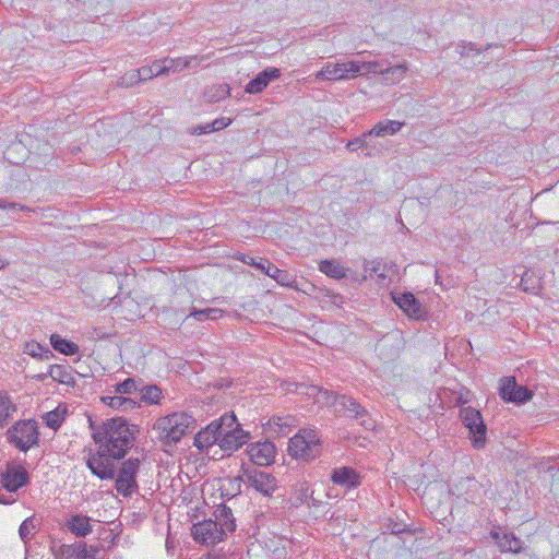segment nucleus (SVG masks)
<instances>
[{
    "instance_id": "obj_3",
    "label": "nucleus",
    "mask_w": 559,
    "mask_h": 559,
    "mask_svg": "<svg viewBox=\"0 0 559 559\" xmlns=\"http://www.w3.org/2000/svg\"><path fill=\"white\" fill-rule=\"evenodd\" d=\"M312 390L321 393L325 403L334 406L337 415L360 419V425L366 429L373 428L374 421L369 417L368 411L352 396L345 394L341 395L333 391L318 389L317 386H312Z\"/></svg>"
},
{
    "instance_id": "obj_31",
    "label": "nucleus",
    "mask_w": 559,
    "mask_h": 559,
    "mask_svg": "<svg viewBox=\"0 0 559 559\" xmlns=\"http://www.w3.org/2000/svg\"><path fill=\"white\" fill-rule=\"evenodd\" d=\"M23 352L40 360H49L53 357V353L48 347H44L37 342L25 343Z\"/></svg>"
},
{
    "instance_id": "obj_28",
    "label": "nucleus",
    "mask_w": 559,
    "mask_h": 559,
    "mask_svg": "<svg viewBox=\"0 0 559 559\" xmlns=\"http://www.w3.org/2000/svg\"><path fill=\"white\" fill-rule=\"evenodd\" d=\"M523 292L537 295L542 289V281L533 271H525L520 281Z\"/></svg>"
},
{
    "instance_id": "obj_63",
    "label": "nucleus",
    "mask_w": 559,
    "mask_h": 559,
    "mask_svg": "<svg viewBox=\"0 0 559 559\" xmlns=\"http://www.w3.org/2000/svg\"><path fill=\"white\" fill-rule=\"evenodd\" d=\"M7 264H8V262H5L4 260H2L0 258V270L3 269Z\"/></svg>"
},
{
    "instance_id": "obj_22",
    "label": "nucleus",
    "mask_w": 559,
    "mask_h": 559,
    "mask_svg": "<svg viewBox=\"0 0 559 559\" xmlns=\"http://www.w3.org/2000/svg\"><path fill=\"white\" fill-rule=\"evenodd\" d=\"M218 427L219 426L216 423L212 421L204 429L200 430L194 437V447H197L199 450H205L213 447L214 444H218Z\"/></svg>"
},
{
    "instance_id": "obj_12",
    "label": "nucleus",
    "mask_w": 559,
    "mask_h": 559,
    "mask_svg": "<svg viewBox=\"0 0 559 559\" xmlns=\"http://www.w3.org/2000/svg\"><path fill=\"white\" fill-rule=\"evenodd\" d=\"M499 394L504 402L515 404H524L534 395L532 390L518 384L514 377H503L501 379Z\"/></svg>"
},
{
    "instance_id": "obj_59",
    "label": "nucleus",
    "mask_w": 559,
    "mask_h": 559,
    "mask_svg": "<svg viewBox=\"0 0 559 559\" xmlns=\"http://www.w3.org/2000/svg\"><path fill=\"white\" fill-rule=\"evenodd\" d=\"M201 559H226V557L221 555L209 554L207 556H203Z\"/></svg>"
},
{
    "instance_id": "obj_40",
    "label": "nucleus",
    "mask_w": 559,
    "mask_h": 559,
    "mask_svg": "<svg viewBox=\"0 0 559 559\" xmlns=\"http://www.w3.org/2000/svg\"><path fill=\"white\" fill-rule=\"evenodd\" d=\"M139 392L141 400L150 404L158 403L162 395V390L157 385H144L140 388Z\"/></svg>"
},
{
    "instance_id": "obj_49",
    "label": "nucleus",
    "mask_w": 559,
    "mask_h": 559,
    "mask_svg": "<svg viewBox=\"0 0 559 559\" xmlns=\"http://www.w3.org/2000/svg\"><path fill=\"white\" fill-rule=\"evenodd\" d=\"M272 264L273 263H271L270 260H267L265 258H260V260L254 265V269L269 276L271 270H269L267 266H272Z\"/></svg>"
},
{
    "instance_id": "obj_38",
    "label": "nucleus",
    "mask_w": 559,
    "mask_h": 559,
    "mask_svg": "<svg viewBox=\"0 0 559 559\" xmlns=\"http://www.w3.org/2000/svg\"><path fill=\"white\" fill-rule=\"evenodd\" d=\"M139 384L140 382H138L134 378H127L124 381L114 385V393L120 395H132L139 392Z\"/></svg>"
},
{
    "instance_id": "obj_19",
    "label": "nucleus",
    "mask_w": 559,
    "mask_h": 559,
    "mask_svg": "<svg viewBox=\"0 0 559 559\" xmlns=\"http://www.w3.org/2000/svg\"><path fill=\"white\" fill-rule=\"evenodd\" d=\"M249 439V432L242 428H235V430H228V432L223 433V437H219L218 447L223 451L233 452L247 443Z\"/></svg>"
},
{
    "instance_id": "obj_23",
    "label": "nucleus",
    "mask_w": 559,
    "mask_h": 559,
    "mask_svg": "<svg viewBox=\"0 0 559 559\" xmlns=\"http://www.w3.org/2000/svg\"><path fill=\"white\" fill-rule=\"evenodd\" d=\"M99 547L96 545H87L84 542L75 543L73 545H63L62 554L64 556H75L76 559H96Z\"/></svg>"
},
{
    "instance_id": "obj_58",
    "label": "nucleus",
    "mask_w": 559,
    "mask_h": 559,
    "mask_svg": "<svg viewBox=\"0 0 559 559\" xmlns=\"http://www.w3.org/2000/svg\"><path fill=\"white\" fill-rule=\"evenodd\" d=\"M110 400H114V396H103L102 397V402L108 406H110L111 408H114V404L110 403Z\"/></svg>"
},
{
    "instance_id": "obj_8",
    "label": "nucleus",
    "mask_w": 559,
    "mask_h": 559,
    "mask_svg": "<svg viewBox=\"0 0 559 559\" xmlns=\"http://www.w3.org/2000/svg\"><path fill=\"white\" fill-rule=\"evenodd\" d=\"M108 449H97L96 452H90L86 459V466L90 468L93 475L102 480H109L116 477V464L117 459L111 457L108 453Z\"/></svg>"
},
{
    "instance_id": "obj_61",
    "label": "nucleus",
    "mask_w": 559,
    "mask_h": 559,
    "mask_svg": "<svg viewBox=\"0 0 559 559\" xmlns=\"http://www.w3.org/2000/svg\"><path fill=\"white\" fill-rule=\"evenodd\" d=\"M490 536H491L493 539H496L498 543H499V540L501 539L500 534H499L498 532H495V531H492V532L490 533Z\"/></svg>"
},
{
    "instance_id": "obj_57",
    "label": "nucleus",
    "mask_w": 559,
    "mask_h": 559,
    "mask_svg": "<svg viewBox=\"0 0 559 559\" xmlns=\"http://www.w3.org/2000/svg\"><path fill=\"white\" fill-rule=\"evenodd\" d=\"M206 59H209V57H205V56L198 57L197 61L191 62L190 68H197L203 60H206Z\"/></svg>"
},
{
    "instance_id": "obj_1",
    "label": "nucleus",
    "mask_w": 559,
    "mask_h": 559,
    "mask_svg": "<svg viewBox=\"0 0 559 559\" xmlns=\"http://www.w3.org/2000/svg\"><path fill=\"white\" fill-rule=\"evenodd\" d=\"M90 428L92 430V437L98 448L108 449V453L114 459H122L127 454L128 450L133 445L134 426L122 417H114L96 424L88 418Z\"/></svg>"
},
{
    "instance_id": "obj_54",
    "label": "nucleus",
    "mask_w": 559,
    "mask_h": 559,
    "mask_svg": "<svg viewBox=\"0 0 559 559\" xmlns=\"http://www.w3.org/2000/svg\"><path fill=\"white\" fill-rule=\"evenodd\" d=\"M270 425H274V426H277L280 428L288 427L289 426V424L287 421V418H285V417H273L270 420Z\"/></svg>"
},
{
    "instance_id": "obj_27",
    "label": "nucleus",
    "mask_w": 559,
    "mask_h": 559,
    "mask_svg": "<svg viewBox=\"0 0 559 559\" xmlns=\"http://www.w3.org/2000/svg\"><path fill=\"white\" fill-rule=\"evenodd\" d=\"M319 271L335 280L346 277V269L336 260H323L319 263Z\"/></svg>"
},
{
    "instance_id": "obj_51",
    "label": "nucleus",
    "mask_w": 559,
    "mask_h": 559,
    "mask_svg": "<svg viewBox=\"0 0 559 559\" xmlns=\"http://www.w3.org/2000/svg\"><path fill=\"white\" fill-rule=\"evenodd\" d=\"M236 259L238 261H241L242 263L253 266V267L258 262L253 257H251L249 254H245V253H240L239 255L236 257Z\"/></svg>"
},
{
    "instance_id": "obj_44",
    "label": "nucleus",
    "mask_w": 559,
    "mask_h": 559,
    "mask_svg": "<svg viewBox=\"0 0 559 559\" xmlns=\"http://www.w3.org/2000/svg\"><path fill=\"white\" fill-rule=\"evenodd\" d=\"M36 528L35 519L27 518L22 522L19 528V535L24 543H27L32 536V532Z\"/></svg>"
},
{
    "instance_id": "obj_32",
    "label": "nucleus",
    "mask_w": 559,
    "mask_h": 559,
    "mask_svg": "<svg viewBox=\"0 0 559 559\" xmlns=\"http://www.w3.org/2000/svg\"><path fill=\"white\" fill-rule=\"evenodd\" d=\"M371 135H366V132L360 136L349 140L346 144V148L350 152H356L359 148H365L367 152L366 156H372L376 153V146L368 142V138Z\"/></svg>"
},
{
    "instance_id": "obj_20",
    "label": "nucleus",
    "mask_w": 559,
    "mask_h": 559,
    "mask_svg": "<svg viewBox=\"0 0 559 559\" xmlns=\"http://www.w3.org/2000/svg\"><path fill=\"white\" fill-rule=\"evenodd\" d=\"M198 56H189L185 58H166L163 60V63L159 62L155 63V67H158V70L156 71L157 75H166L169 72L176 73L180 72L183 69L190 68L191 62L197 61Z\"/></svg>"
},
{
    "instance_id": "obj_24",
    "label": "nucleus",
    "mask_w": 559,
    "mask_h": 559,
    "mask_svg": "<svg viewBox=\"0 0 559 559\" xmlns=\"http://www.w3.org/2000/svg\"><path fill=\"white\" fill-rule=\"evenodd\" d=\"M49 377L61 384L74 386L75 379L73 369L69 365H50L48 368Z\"/></svg>"
},
{
    "instance_id": "obj_52",
    "label": "nucleus",
    "mask_w": 559,
    "mask_h": 559,
    "mask_svg": "<svg viewBox=\"0 0 559 559\" xmlns=\"http://www.w3.org/2000/svg\"><path fill=\"white\" fill-rule=\"evenodd\" d=\"M224 311L218 308H207V320H217L223 316Z\"/></svg>"
},
{
    "instance_id": "obj_14",
    "label": "nucleus",
    "mask_w": 559,
    "mask_h": 559,
    "mask_svg": "<svg viewBox=\"0 0 559 559\" xmlns=\"http://www.w3.org/2000/svg\"><path fill=\"white\" fill-rule=\"evenodd\" d=\"M247 452L255 465L267 466L274 461L276 449L272 442L264 441L250 444Z\"/></svg>"
},
{
    "instance_id": "obj_42",
    "label": "nucleus",
    "mask_w": 559,
    "mask_h": 559,
    "mask_svg": "<svg viewBox=\"0 0 559 559\" xmlns=\"http://www.w3.org/2000/svg\"><path fill=\"white\" fill-rule=\"evenodd\" d=\"M110 403L114 404V408L122 411L134 409L138 406V403L133 399L120 394L115 395L114 400H110Z\"/></svg>"
},
{
    "instance_id": "obj_29",
    "label": "nucleus",
    "mask_w": 559,
    "mask_h": 559,
    "mask_svg": "<svg viewBox=\"0 0 559 559\" xmlns=\"http://www.w3.org/2000/svg\"><path fill=\"white\" fill-rule=\"evenodd\" d=\"M68 415V408L64 405L57 406L53 411L46 413L43 417L47 427L57 430L64 421Z\"/></svg>"
},
{
    "instance_id": "obj_47",
    "label": "nucleus",
    "mask_w": 559,
    "mask_h": 559,
    "mask_svg": "<svg viewBox=\"0 0 559 559\" xmlns=\"http://www.w3.org/2000/svg\"><path fill=\"white\" fill-rule=\"evenodd\" d=\"M138 82H140L139 78H136L135 71H133L121 76L119 80V85L123 87H131Z\"/></svg>"
},
{
    "instance_id": "obj_56",
    "label": "nucleus",
    "mask_w": 559,
    "mask_h": 559,
    "mask_svg": "<svg viewBox=\"0 0 559 559\" xmlns=\"http://www.w3.org/2000/svg\"><path fill=\"white\" fill-rule=\"evenodd\" d=\"M48 377H49V373L47 371V372L35 374L32 378L37 380V381L44 382Z\"/></svg>"
},
{
    "instance_id": "obj_41",
    "label": "nucleus",
    "mask_w": 559,
    "mask_h": 559,
    "mask_svg": "<svg viewBox=\"0 0 559 559\" xmlns=\"http://www.w3.org/2000/svg\"><path fill=\"white\" fill-rule=\"evenodd\" d=\"M490 47H491V45H487L484 48H479L476 46V44H474L472 41H461L456 46V52L460 55L461 58H466L469 56L471 52H476L478 55L483 50H487Z\"/></svg>"
},
{
    "instance_id": "obj_7",
    "label": "nucleus",
    "mask_w": 559,
    "mask_h": 559,
    "mask_svg": "<svg viewBox=\"0 0 559 559\" xmlns=\"http://www.w3.org/2000/svg\"><path fill=\"white\" fill-rule=\"evenodd\" d=\"M460 418L468 430L472 445L475 449H483L487 442V427L484 423L481 413L471 406L461 407Z\"/></svg>"
},
{
    "instance_id": "obj_10",
    "label": "nucleus",
    "mask_w": 559,
    "mask_h": 559,
    "mask_svg": "<svg viewBox=\"0 0 559 559\" xmlns=\"http://www.w3.org/2000/svg\"><path fill=\"white\" fill-rule=\"evenodd\" d=\"M139 466V459H129L122 463L116 477V489L123 497H130L138 489Z\"/></svg>"
},
{
    "instance_id": "obj_6",
    "label": "nucleus",
    "mask_w": 559,
    "mask_h": 559,
    "mask_svg": "<svg viewBox=\"0 0 559 559\" xmlns=\"http://www.w3.org/2000/svg\"><path fill=\"white\" fill-rule=\"evenodd\" d=\"M7 440L22 452H27L39 441V431L35 420H20L5 432Z\"/></svg>"
},
{
    "instance_id": "obj_35",
    "label": "nucleus",
    "mask_w": 559,
    "mask_h": 559,
    "mask_svg": "<svg viewBox=\"0 0 559 559\" xmlns=\"http://www.w3.org/2000/svg\"><path fill=\"white\" fill-rule=\"evenodd\" d=\"M219 427L217 429L218 437H223V433L228 432V430H235V428H241L240 424L237 421L236 415L230 413H225L218 420H213Z\"/></svg>"
},
{
    "instance_id": "obj_9",
    "label": "nucleus",
    "mask_w": 559,
    "mask_h": 559,
    "mask_svg": "<svg viewBox=\"0 0 559 559\" xmlns=\"http://www.w3.org/2000/svg\"><path fill=\"white\" fill-rule=\"evenodd\" d=\"M357 75H359V67L355 61L328 62L316 73V79L319 81H343Z\"/></svg>"
},
{
    "instance_id": "obj_45",
    "label": "nucleus",
    "mask_w": 559,
    "mask_h": 559,
    "mask_svg": "<svg viewBox=\"0 0 559 559\" xmlns=\"http://www.w3.org/2000/svg\"><path fill=\"white\" fill-rule=\"evenodd\" d=\"M355 63L359 67V74L366 72V73H373V74L382 75L383 68H382V63L379 61H368V62L355 61Z\"/></svg>"
},
{
    "instance_id": "obj_2",
    "label": "nucleus",
    "mask_w": 559,
    "mask_h": 559,
    "mask_svg": "<svg viewBox=\"0 0 559 559\" xmlns=\"http://www.w3.org/2000/svg\"><path fill=\"white\" fill-rule=\"evenodd\" d=\"M195 418L187 412H175L167 416L158 418L153 430L165 444H176L183 436L195 429Z\"/></svg>"
},
{
    "instance_id": "obj_30",
    "label": "nucleus",
    "mask_w": 559,
    "mask_h": 559,
    "mask_svg": "<svg viewBox=\"0 0 559 559\" xmlns=\"http://www.w3.org/2000/svg\"><path fill=\"white\" fill-rule=\"evenodd\" d=\"M50 344L52 348L64 355H75L79 353V346L66 338H62L59 334H51Z\"/></svg>"
},
{
    "instance_id": "obj_39",
    "label": "nucleus",
    "mask_w": 559,
    "mask_h": 559,
    "mask_svg": "<svg viewBox=\"0 0 559 559\" xmlns=\"http://www.w3.org/2000/svg\"><path fill=\"white\" fill-rule=\"evenodd\" d=\"M364 267L366 272H369L370 277L376 275L379 281H384L386 278V274L384 272L385 265L382 263L381 260H365Z\"/></svg>"
},
{
    "instance_id": "obj_25",
    "label": "nucleus",
    "mask_w": 559,
    "mask_h": 559,
    "mask_svg": "<svg viewBox=\"0 0 559 559\" xmlns=\"http://www.w3.org/2000/svg\"><path fill=\"white\" fill-rule=\"evenodd\" d=\"M404 122L397 121V120H383L379 121L377 124L373 126L372 129L366 132V135L371 136H386V135H394L397 132L401 131L403 128Z\"/></svg>"
},
{
    "instance_id": "obj_13",
    "label": "nucleus",
    "mask_w": 559,
    "mask_h": 559,
    "mask_svg": "<svg viewBox=\"0 0 559 559\" xmlns=\"http://www.w3.org/2000/svg\"><path fill=\"white\" fill-rule=\"evenodd\" d=\"M218 528L217 524H215L211 518L194 523L191 528V535L197 543L205 546H212L225 538L223 531H219Z\"/></svg>"
},
{
    "instance_id": "obj_36",
    "label": "nucleus",
    "mask_w": 559,
    "mask_h": 559,
    "mask_svg": "<svg viewBox=\"0 0 559 559\" xmlns=\"http://www.w3.org/2000/svg\"><path fill=\"white\" fill-rule=\"evenodd\" d=\"M16 411L5 392H0V426H3L8 418Z\"/></svg>"
},
{
    "instance_id": "obj_18",
    "label": "nucleus",
    "mask_w": 559,
    "mask_h": 559,
    "mask_svg": "<svg viewBox=\"0 0 559 559\" xmlns=\"http://www.w3.org/2000/svg\"><path fill=\"white\" fill-rule=\"evenodd\" d=\"M331 480L346 489H355L361 484V476L349 466L336 467L331 473Z\"/></svg>"
},
{
    "instance_id": "obj_48",
    "label": "nucleus",
    "mask_w": 559,
    "mask_h": 559,
    "mask_svg": "<svg viewBox=\"0 0 559 559\" xmlns=\"http://www.w3.org/2000/svg\"><path fill=\"white\" fill-rule=\"evenodd\" d=\"M230 123H231V119L230 118H225V117L217 118L213 122H210L213 132L219 131L222 129H225Z\"/></svg>"
},
{
    "instance_id": "obj_53",
    "label": "nucleus",
    "mask_w": 559,
    "mask_h": 559,
    "mask_svg": "<svg viewBox=\"0 0 559 559\" xmlns=\"http://www.w3.org/2000/svg\"><path fill=\"white\" fill-rule=\"evenodd\" d=\"M191 316L197 319L198 321H204V320H207V308L206 309H202V310H193L191 312Z\"/></svg>"
},
{
    "instance_id": "obj_37",
    "label": "nucleus",
    "mask_w": 559,
    "mask_h": 559,
    "mask_svg": "<svg viewBox=\"0 0 559 559\" xmlns=\"http://www.w3.org/2000/svg\"><path fill=\"white\" fill-rule=\"evenodd\" d=\"M271 270L269 277L273 278L277 284L282 286H293L295 283L294 277L285 270L278 269L276 265L267 266Z\"/></svg>"
},
{
    "instance_id": "obj_26",
    "label": "nucleus",
    "mask_w": 559,
    "mask_h": 559,
    "mask_svg": "<svg viewBox=\"0 0 559 559\" xmlns=\"http://www.w3.org/2000/svg\"><path fill=\"white\" fill-rule=\"evenodd\" d=\"M69 531L78 537H85L92 533L90 518L85 515H73L68 522Z\"/></svg>"
},
{
    "instance_id": "obj_62",
    "label": "nucleus",
    "mask_w": 559,
    "mask_h": 559,
    "mask_svg": "<svg viewBox=\"0 0 559 559\" xmlns=\"http://www.w3.org/2000/svg\"><path fill=\"white\" fill-rule=\"evenodd\" d=\"M16 207H19L21 211H24V212H32L33 211L28 206L22 205V204H17Z\"/></svg>"
},
{
    "instance_id": "obj_16",
    "label": "nucleus",
    "mask_w": 559,
    "mask_h": 559,
    "mask_svg": "<svg viewBox=\"0 0 559 559\" xmlns=\"http://www.w3.org/2000/svg\"><path fill=\"white\" fill-rule=\"evenodd\" d=\"M394 302L411 318L421 320L425 317V309L419 300L409 292L393 296Z\"/></svg>"
},
{
    "instance_id": "obj_15",
    "label": "nucleus",
    "mask_w": 559,
    "mask_h": 559,
    "mask_svg": "<svg viewBox=\"0 0 559 559\" xmlns=\"http://www.w3.org/2000/svg\"><path fill=\"white\" fill-rule=\"evenodd\" d=\"M281 76V70L274 67H269L259 72L252 80L245 86V92L251 95L263 92L267 85Z\"/></svg>"
},
{
    "instance_id": "obj_46",
    "label": "nucleus",
    "mask_w": 559,
    "mask_h": 559,
    "mask_svg": "<svg viewBox=\"0 0 559 559\" xmlns=\"http://www.w3.org/2000/svg\"><path fill=\"white\" fill-rule=\"evenodd\" d=\"M135 75L139 78V81H146L152 79L153 76H158L156 71L153 70V67H142L135 70Z\"/></svg>"
},
{
    "instance_id": "obj_11",
    "label": "nucleus",
    "mask_w": 559,
    "mask_h": 559,
    "mask_svg": "<svg viewBox=\"0 0 559 559\" xmlns=\"http://www.w3.org/2000/svg\"><path fill=\"white\" fill-rule=\"evenodd\" d=\"M405 341L402 332L394 331L383 336L376 345V352L384 362L394 361L400 357Z\"/></svg>"
},
{
    "instance_id": "obj_5",
    "label": "nucleus",
    "mask_w": 559,
    "mask_h": 559,
    "mask_svg": "<svg viewBox=\"0 0 559 559\" xmlns=\"http://www.w3.org/2000/svg\"><path fill=\"white\" fill-rule=\"evenodd\" d=\"M321 441L317 430L302 428L290 438L288 443L289 454L305 462L312 461L321 454Z\"/></svg>"
},
{
    "instance_id": "obj_64",
    "label": "nucleus",
    "mask_w": 559,
    "mask_h": 559,
    "mask_svg": "<svg viewBox=\"0 0 559 559\" xmlns=\"http://www.w3.org/2000/svg\"><path fill=\"white\" fill-rule=\"evenodd\" d=\"M156 62H157V61H155V62L151 66V67H153V70H154V71H157V70H158V67H155V63H156Z\"/></svg>"
},
{
    "instance_id": "obj_55",
    "label": "nucleus",
    "mask_w": 559,
    "mask_h": 559,
    "mask_svg": "<svg viewBox=\"0 0 559 559\" xmlns=\"http://www.w3.org/2000/svg\"><path fill=\"white\" fill-rule=\"evenodd\" d=\"M17 203L14 202H5L3 200H0V209L1 210H8V209H16Z\"/></svg>"
},
{
    "instance_id": "obj_21",
    "label": "nucleus",
    "mask_w": 559,
    "mask_h": 559,
    "mask_svg": "<svg viewBox=\"0 0 559 559\" xmlns=\"http://www.w3.org/2000/svg\"><path fill=\"white\" fill-rule=\"evenodd\" d=\"M213 522L217 524L219 531H223L224 537L228 532H234L236 528V521L233 515L231 509L226 504H219L215 509Z\"/></svg>"
},
{
    "instance_id": "obj_50",
    "label": "nucleus",
    "mask_w": 559,
    "mask_h": 559,
    "mask_svg": "<svg viewBox=\"0 0 559 559\" xmlns=\"http://www.w3.org/2000/svg\"><path fill=\"white\" fill-rule=\"evenodd\" d=\"M211 132H213V131H212L210 123L199 124L197 127L191 128V130H190L191 134H198V135L211 133Z\"/></svg>"
},
{
    "instance_id": "obj_43",
    "label": "nucleus",
    "mask_w": 559,
    "mask_h": 559,
    "mask_svg": "<svg viewBox=\"0 0 559 559\" xmlns=\"http://www.w3.org/2000/svg\"><path fill=\"white\" fill-rule=\"evenodd\" d=\"M229 86L227 84L212 86L206 95L211 102H218L229 95Z\"/></svg>"
},
{
    "instance_id": "obj_17",
    "label": "nucleus",
    "mask_w": 559,
    "mask_h": 559,
    "mask_svg": "<svg viewBox=\"0 0 559 559\" xmlns=\"http://www.w3.org/2000/svg\"><path fill=\"white\" fill-rule=\"evenodd\" d=\"M248 483L264 496H270L276 489V479L269 473L261 471H247Z\"/></svg>"
},
{
    "instance_id": "obj_60",
    "label": "nucleus",
    "mask_w": 559,
    "mask_h": 559,
    "mask_svg": "<svg viewBox=\"0 0 559 559\" xmlns=\"http://www.w3.org/2000/svg\"><path fill=\"white\" fill-rule=\"evenodd\" d=\"M467 402H468V399L464 397L463 394H460V396L457 397V401H456V403L460 405L466 404Z\"/></svg>"
},
{
    "instance_id": "obj_34",
    "label": "nucleus",
    "mask_w": 559,
    "mask_h": 559,
    "mask_svg": "<svg viewBox=\"0 0 559 559\" xmlns=\"http://www.w3.org/2000/svg\"><path fill=\"white\" fill-rule=\"evenodd\" d=\"M523 542L513 533H504L499 540L500 550L518 554L522 550Z\"/></svg>"
},
{
    "instance_id": "obj_33",
    "label": "nucleus",
    "mask_w": 559,
    "mask_h": 559,
    "mask_svg": "<svg viewBox=\"0 0 559 559\" xmlns=\"http://www.w3.org/2000/svg\"><path fill=\"white\" fill-rule=\"evenodd\" d=\"M407 72L406 64H397L383 69L382 78L389 84H396L401 82Z\"/></svg>"
},
{
    "instance_id": "obj_4",
    "label": "nucleus",
    "mask_w": 559,
    "mask_h": 559,
    "mask_svg": "<svg viewBox=\"0 0 559 559\" xmlns=\"http://www.w3.org/2000/svg\"><path fill=\"white\" fill-rule=\"evenodd\" d=\"M29 484L27 469L19 462H8L0 471V503L12 504L19 489Z\"/></svg>"
}]
</instances>
